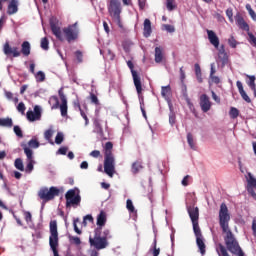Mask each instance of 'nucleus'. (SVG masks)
<instances>
[{"label":"nucleus","instance_id":"obj_50","mask_svg":"<svg viewBox=\"0 0 256 256\" xmlns=\"http://www.w3.org/2000/svg\"><path fill=\"white\" fill-rule=\"evenodd\" d=\"M175 0H166V7L168 9V11H173V9H175Z\"/></svg>","mask_w":256,"mask_h":256},{"label":"nucleus","instance_id":"obj_33","mask_svg":"<svg viewBox=\"0 0 256 256\" xmlns=\"http://www.w3.org/2000/svg\"><path fill=\"white\" fill-rule=\"evenodd\" d=\"M34 77L37 83H43V81H45V72L38 71L36 74H34Z\"/></svg>","mask_w":256,"mask_h":256},{"label":"nucleus","instance_id":"obj_9","mask_svg":"<svg viewBox=\"0 0 256 256\" xmlns=\"http://www.w3.org/2000/svg\"><path fill=\"white\" fill-rule=\"evenodd\" d=\"M187 212L193 225V231L199 228V208L195 206H188Z\"/></svg>","mask_w":256,"mask_h":256},{"label":"nucleus","instance_id":"obj_55","mask_svg":"<svg viewBox=\"0 0 256 256\" xmlns=\"http://www.w3.org/2000/svg\"><path fill=\"white\" fill-rule=\"evenodd\" d=\"M228 45H230V47H232V49H235V47H237V40H235V38L232 36L228 39Z\"/></svg>","mask_w":256,"mask_h":256},{"label":"nucleus","instance_id":"obj_24","mask_svg":"<svg viewBox=\"0 0 256 256\" xmlns=\"http://www.w3.org/2000/svg\"><path fill=\"white\" fill-rule=\"evenodd\" d=\"M94 133H97V135H100L102 137L103 135V127L101 126V120L99 118H94Z\"/></svg>","mask_w":256,"mask_h":256},{"label":"nucleus","instance_id":"obj_8","mask_svg":"<svg viewBox=\"0 0 256 256\" xmlns=\"http://www.w3.org/2000/svg\"><path fill=\"white\" fill-rule=\"evenodd\" d=\"M21 147L27 157L26 173H32L35 165V159L33 157V150L30 149L27 144H22Z\"/></svg>","mask_w":256,"mask_h":256},{"label":"nucleus","instance_id":"obj_60","mask_svg":"<svg viewBox=\"0 0 256 256\" xmlns=\"http://www.w3.org/2000/svg\"><path fill=\"white\" fill-rule=\"evenodd\" d=\"M75 55L78 63H83V53L78 50L75 52Z\"/></svg>","mask_w":256,"mask_h":256},{"label":"nucleus","instance_id":"obj_41","mask_svg":"<svg viewBox=\"0 0 256 256\" xmlns=\"http://www.w3.org/2000/svg\"><path fill=\"white\" fill-rule=\"evenodd\" d=\"M229 115L231 119H237V117H239V109L235 107H231L229 111Z\"/></svg>","mask_w":256,"mask_h":256},{"label":"nucleus","instance_id":"obj_3","mask_svg":"<svg viewBox=\"0 0 256 256\" xmlns=\"http://www.w3.org/2000/svg\"><path fill=\"white\" fill-rule=\"evenodd\" d=\"M66 207H79L81 205V194L78 188L70 189L65 194Z\"/></svg>","mask_w":256,"mask_h":256},{"label":"nucleus","instance_id":"obj_31","mask_svg":"<svg viewBox=\"0 0 256 256\" xmlns=\"http://www.w3.org/2000/svg\"><path fill=\"white\" fill-rule=\"evenodd\" d=\"M0 127H13V120L11 118H0Z\"/></svg>","mask_w":256,"mask_h":256},{"label":"nucleus","instance_id":"obj_53","mask_svg":"<svg viewBox=\"0 0 256 256\" xmlns=\"http://www.w3.org/2000/svg\"><path fill=\"white\" fill-rule=\"evenodd\" d=\"M242 99L244 101H246V103H251V98H249V95H247V92H245V90H243L242 92H239Z\"/></svg>","mask_w":256,"mask_h":256},{"label":"nucleus","instance_id":"obj_34","mask_svg":"<svg viewBox=\"0 0 256 256\" xmlns=\"http://www.w3.org/2000/svg\"><path fill=\"white\" fill-rule=\"evenodd\" d=\"M14 167H16L18 171H25V166L23 165V160L21 158L15 160Z\"/></svg>","mask_w":256,"mask_h":256},{"label":"nucleus","instance_id":"obj_61","mask_svg":"<svg viewBox=\"0 0 256 256\" xmlns=\"http://www.w3.org/2000/svg\"><path fill=\"white\" fill-rule=\"evenodd\" d=\"M159 253H161V249L157 248V240H154V251L153 256H159Z\"/></svg>","mask_w":256,"mask_h":256},{"label":"nucleus","instance_id":"obj_56","mask_svg":"<svg viewBox=\"0 0 256 256\" xmlns=\"http://www.w3.org/2000/svg\"><path fill=\"white\" fill-rule=\"evenodd\" d=\"M90 100L94 105H99V98L94 93H90Z\"/></svg>","mask_w":256,"mask_h":256},{"label":"nucleus","instance_id":"obj_13","mask_svg":"<svg viewBox=\"0 0 256 256\" xmlns=\"http://www.w3.org/2000/svg\"><path fill=\"white\" fill-rule=\"evenodd\" d=\"M26 117L30 122L41 121V106H34V111L29 110L26 113Z\"/></svg>","mask_w":256,"mask_h":256},{"label":"nucleus","instance_id":"obj_52","mask_svg":"<svg viewBox=\"0 0 256 256\" xmlns=\"http://www.w3.org/2000/svg\"><path fill=\"white\" fill-rule=\"evenodd\" d=\"M248 41L251 45H253V47H256V37L255 35H253L252 33H248Z\"/></svg>","mask_w":256,"mask_h":256},{"label":"nucleus","instance_id":"obj_22","mask_svg":"<svg viewBox=\"0 0 256 256\" xmlns=\"http://www.w3.org/2000/svg\"><path fill=\"white\" fill-rule=\"evenodd\" d=\"M24 57H29L31 55V43L29 41H24L21 45V52Z\"/></svg>","mask_w":256,"mask_h":256},{"label":"nucleus","instance_id":"obj_4","mask_svg":"<svg viewBox=\"0 0 256 256\" xmlns=\"http://www.w3.org/2000/svg\"><path fill=\"white\" fill-rule=\"evenodd\" d=\"M59 193H61V191L55 186L50 187V189L43 187L39 190L38 197H40L42 201H53L55 197H59Z\"/></svg>","mask_w":256,"mask_h":256},{"label":"nucleus","instance_id":"obj_16","mask_svg":"<svg viewBox=\"0 0 256 256\" xmlns=\"http://www.w3.org/2000/svg\"><path fill=\"white\" fill-rule=\"evenodd\" d=\"M3 51H4V54L7 56L12 55V57H21V51H19V48L11 47L9 45V42H6L4 44Z\"/></svg>","mask_w":256,"mask_h":256},{"label":"nucleus","instance_id":"obj_5","mask_svg":"<svg viewBox=\"0 0 256 256\" xmlns=\"http://www.w3.org/2000/svg\"><path fill=\"white\" fill-rule=\"evenodd\" d=\"M108 11L117 23H121V2L119 0H110V4L108 6Z\"/></svg>","mask_w":256,"mask_h":256},{"label":"nucleus","instance_id":"obj_6","mask_svg":"<svg viewBox=\"0 0 256 256\" xmlns=\"http://www.w3.org/2000/svg\"><path fill=\"white\" fill-rule=\"evenodd\" d=\"M104 172L108 177H113V175H115V158L111 153L105 155Z\"/></svg>","mask_w":256,"mask_h":256},{"label":"nucleus","instance_id":"obj_43","mask_svg":"<svg viewBox=\"0 0 256 256\" xmlns=\"http://www.w3.org/2000/svg\"><path fill=\"white\" fill-rule=\"evenodd\" d=\"M175 121H176L175 113L173 112V109L170 106L169 124L171 125V127L175 125Z\"/></svg>","mask_w":256,"mask_h":256},{"label":"nucleus","instance_id":"obj_57","mask_svg":"<svg viewBox=\"0 0 256 256\" xmlns=\"http://www.w3.org/2000/svg\"><path fill=\"white\" fill-rule=\"evenodd\" d=\"M77 223H79V218L74 219L73 227H74L75 233H77L78 235H81V230L79 229V227H77Z\"/></svg>","mask_w":256,"mask_h":256},{"label":"nucleus","instance_id":"obj_28","mask_svg":"<svg viewBox=\"0 0 256 256\" xmlns=\"http://www.w3.org/2000/svg\"><path fill=\"white\" fill-rule=\"evenodd\" d=\"M163 61V49L161 47L155 48V63H161Z\"/></svg>","mask_w":256,"mask_h":256},{"label":"nucleus","instance_id":"obj_21","mask_svg":"<svg viewBox=\"0 0 256 256\" xmlns=\"http://www.w3.org/2000/svg\"><path fill=\"white\" fill-rule=\"evenodd\" d=\"M19 11V0H11L8 4V15H15Z\"/></svg>","mask_w":256,"mask_h":256},{"label":"nucleus","instance_id":"obj_36","mask_svg":"<svg viewBox=\"0 0 256 256\" xmlns=\"http://www.w3.org/2000/svg\"><path fill=\"white\" fill-rule=\"evenodd\" d=\"M126 209L129 211V213H137V210H135V206L133 205V201L131 199L126 201Z\"/></svg>","mask_w":256,"mask_h":256},{"label":"nucleus","instance_id":"obj_38","mask_svg":"<svg viewBox=\"0 0 256 256\" xmlns=\"http://www.w3.org/2000/svg\"><path fill=\"white\" fill-rule=\"evenodd\" d=\"M131 47H133V41L125 40L123 42V49L126 53H129V51H131Z\"/></svg>","mask_w":256,"mask_h":256},{"label":"nucleus","instance_id":"obj_7","mask_svg":"<svg viewBox=\"0 0 256 256\" xmlns=\"http://www.w3.org/2000/svg\"><path fill=\"white\" fill-rule=\"evenodd\" d=\"M63 33L68 43H71V41H75V39L79 37V27L77 26V22L64 28Z\"/></svg>","mask_w":256,"mask_h":256},{"label":"nucleus","instance_id":"obj_58","mask_svg":"<svg viewBox=\"0 0 256 256\" xmlns=\"http://www.w3.org/2000/svg\"><path fill=\"white\" fill-rule=\"evenodd\" d=\"M14 133L17 137H23V131L21 130V127L14 126Z\"/></svg>","mask_w":256,"mask_h":256},{"label":"nucleus","instance_id":"obj_64","mask_svg":"<svg viewBox=\"0 0 256 256\" xmlns=\"http://www.w3.org/2000/svg\"><path fill=\"white\" fill-rule=\"evenodd\" d=\"M180 81L181 83H185V71H183V67L180 68Z\"/></svg>","mask_w":256,"mask_h":256},{"label":"nucleus","instance_id":"obj_26","mask_svg":"<svg viewBox=\"0 0 256 256\" xmlns=\"http://www.w3.org/2000/svg\"><path fill=\"white\" fill-rule=\"evenodd\" d=\"M187 143L193 151H197V145L195 144V139L193 138V134L189 132L187 134Z\"/></svg>","mask_w":256,"mask_h":256},{"label":"nucleus","instance_id":"obj_44","mask_svg":"<svg viewBox=\"0 0 256 256\" xmlns=\"http://www.w3.org/2000/svg\"><path fill=\"white\" fill-rule=\"evenodd\" d=\"M64 135L63 132H58L55 137V143L56 145H61L63 143Z\"/></svg>","mask_w":256,"mask_h":256},{"label":"nucleus","instance_id":"obj_51","mask_svg":"<svg viewBox=\"0 0 256 256\" xmlns=\"http://www.w3.org/2000/svg\"><path fill=\"white\" fill-rule=\"evenodd\" d=\"M163 27L168 33H175V26L170 24H164Z\"/></svg>","mask_w":256,"mask_h":256},{"label":"nucleus","instance_id":"obj_2","mask_svg":"<svg viewBox=\"0 0 256 256\" xmlns=\"http://www.w3.org/2000/svg\"><path fill=\"white\" fill-rule=\"evenodd\" d=\"M89 243L91 247H94L97 251H101V249H107V247H109V241L101 237V228L95 229L94 238L90 237Z\"/></svg>","mask_w":256,"mask_h":256},{"label":"nucleus","instance_id":"obj_45","mask_svg":"<svg viewBox=\"0 0 256 256\" xmlns=\"http://www.w3.org/2000/svg\"><path fill=\"white\" fill-rule=\"evenodd\" d=\"M249 77V81H248V86L250 87V89L252 91H255L256 85H255V76H248Z\"/></svg>","mask_w":256,"mask_h":256},{"label":"nucleus","instance_id":"obj_47","mask_svg":"<svg viewBox=\"0 0 256 256\" xmlns=\"http://www.w3.org/2000/svg\"><path fill=\"white\" fill-rule=\"evenodd\" d=\"M102 239H106V241H109L111 239V231L109 229H105L101 234Z\"/></svg>","mask_w":256,"mask_h":256},{"label":"nucleus","instance_id":"obj_19","mask_svg":"<svg viewBox=\"0 0 256 256\" xmlns=\"http://www.w3.org/2000/svg\"><path fill=\"white\" fill-rule=\"evenodd\" d=\"M218 49V59L219 61L222 63V65H227L228 61H229V57L227 56V53L225 52V46L222 45L220 48Z\"/></svg>","mask_w":256,"mask_h":256},{"label":"nucleus","instance_id":"obj_37","mask_svg":"<svg viewBox=\"0 0 256 256\" xmlns=\"http://www.w3.org/2000/svg\"><path fill=\"white\" fill-rule=\"evenodd\" d=\"M51 137H53V129L50 128L44 132V139H46V141H49L51 145H54L53 141H51Z\"/></svg>","mask_w":256,"mask_h":256},{"label":"nucleus","instance_id":"obj_29","mask_svg":"<svg viewBox=\"0 0 256 256\" xmlns=\"http://www.w3.org/2000/svg\"><path fill=\"white\" fill-rule=\"evenodd\" d=\"M40 143L39 140L37 138H32L27 144L26 146L28 147V149H39L40 147Z\"/></svg>","mask_w":256,"mask_h":256},{"label":"nucleus","instance_id":"obj_48","mask_svg":"<svg viewBox=\"0 0 256 256\" xmlns=\"http://www.w3.org/2000/svg\"><path fill=\"white\" fill-rule=\"evenodd\" d=\"M24 218H25L26 223H28V225H29L30 223H33V219H32L31 212L25 211V212H24Z\"/></svg>","mask_w":256,"mask_h":256},{"label":"nucleus","instance_id":"obj_49","mask_svg":"<svg viewBox=\"0 0 256 256\" xmlns=\"http://www.w3.org/2000/svg\"><path fill=\"white\" fill-rule=\"evenodd\" d=\"M67 151H69V148L67 146H62L58 149L56 155H67Z\"/></svg>","mask_w":256,"mask_h":256},{"label":"nucleus","instance_id":"obj_54","mask_svg":"<svg viewBox=\"0 0 256 256\" xmlns=\"http://www.w3.org/2000/svg\"><path fill=\"white\" fill-rule=\"evenodd\" d=\"M71 243H74V245H79L81 243V238L77 236H70L69 237Z\"/></svg>","mask_w":256,"mask_h":256},{"label":"nucleus","instance_id":"obj_20","mask_svg":"<svg viewBox=\"0 0 256 256\" xmlns=\"http://www.w3.org/2000/svg\"><path fill=\"white\" fill-rule=\"evenodd\" d=\"M207 35L211 45H213L215 49H219V37H217V34H215L213 30H207Z\"/></svg>","mask_w":256,"mask_h":256},{"label":"nucleus","instance_id":"obj_1","mask_svg":"<svg viewBox=\"0 0 256 256\" xmlns=\"http://www.w3.org/2000/svg\"><path fill=\"white\" fill-rule=\"evenodd\" d=\"M219 225L224 233V243L226 249L232 253V255L245 256V252L241 249L239 241L235 238V235L229 228V221H231V214H229V208L227 204L222 203L219 210Z\"/></svg>","mask_w":256,"mask_h":256},{"label":"nucleus","instance_id":"obj_42","mask_svg":"<svg viewBox=\"0 0 256 256\" xmlns=\"http://www.w3.org/2000/svg\"><path fill=\"white\" fill-rule=\"evenodd\" d=\"M246 10L248 11L251 19H253V21H256V13H255V10L253 8H251V5L250 4H247L246 5Z\"/></svg>","mask_w":256,"mask_h":256},{"label":"nucleus","instance_id":"obj_30","mask_svg":"<svg viewBox=\"0 0 256 256\" xmlns=\"http://www.w3.org/2000/svg\"><path fill=\"white\" fill-rule=\"evenodd\" d=\"M49 105H51V109H59V98L57 96L50 97L48 101Z\"/></svg>","mask_w":256,"mask_h":256},{"label":"nucleus","instance_id":"obj_40","mask_svg":"<svg viewBox=\"0 0 256 256\" xmlns=\"http://www.w3.org/2000/svg\"><path fill=\"white\" fill-rule=\"evenodd\" d=\"M141 169H143V166L141 165V163L139 162H134L132 164V173L137 174L139 171H141Z\"/></svg>","mask_w":256,"mask_h":256},{"label":"nucleus","instance_id":"obj_59","mask_svg":"<svg viewBox=\"0 0 256 256\" xmlns=\"http://www.w3.org/2000/svg\"><path fill=\"white\" fill-rule=\"evenodd\" d=\"M226 16L228 17L229 22H230V23H233V9L228 8V9L226 10Z\"/></svg>","mask_w":256,"mask_h":256},{"label":"nucleus","instance_id":"obj_10","mask_svg":"<svg viewBox=\"0 0 256 256\" xmlns=\"http://www.w3.org/2000/svg\"><path fill=\"white\" fill-rule=\"evenodd\" d=\"M127 66L129 67V69L132 73V77H133V81H134V85H135L137 94L140 95L141 91H143V88L141 86V77H139V74H137V71L134 70L133 62L131 60L127 61Z\"/></svg>","mask_w":256,"mask_h":256},{"label":"nucleus","instance_id":"obj_63","mask_svg":"<svg viewBox=\"0 0 256 256\" xmlns=\"http://www.w3.org/2000/svg\"><path fill=\"white\" fill-rule=\"evenodd\" d=\"M101 155V152L99 150H93L90 153V157H94L95 159H97V157H99Z\"/></svg>","mask_w":256,"mask_h":256},{"label":"nucleus","instance_id":"obj_15","mask_svg":"<svg viewBox=\"0 0 256 256\" xmlns=\"http://www.w3.org/2000/svg\"><path fill=\"white\" fill-rule=\"evenodd\" d=\"M60 100H61V105H59L60 109V113L62 117H67V111H68V107H67V96H65V94L63 93V90L60 89L58 91Z\"/></svg>","mask_w":256,"mask_h":256},{"label":"nucleus","instance_id":"obj_25","mask_svg":"<svg viewBox=\"0 0 256 256\" xmlns=\"http://www.w3.org/2000/svg\"><path fill=\"white\" fill-rule=\"evenodd\" d=\"M144 37H151V33L153 32L151 29V20L145 19L144 20V30H143Z\"/></svg>","mask_w":256,"mask_h":256},{"label":"nucleus","instance_id":"obj_12","mask_svg":"<svg viewBox=\"0 0 256 256\" xmlns=\"http://www.w3.org/2000/svg\"><path fill=\"white\" fill-rule=\"evenodd\" d=\"M246 189H247L249 195H251V197H253V199H255V201H256V193L254 190V189H256V178L253 177V174H251V172L248 173Z\"/></svg>","mask_w":256,"mask_h":256},{"label":"nucleus","instance_id":"obj_39","mask_svg":"<svg viewBox=\"0 0 256 256\" xmlns=\"http://www.w3.org/2000/svg\"><path fill=\"white\" fill-rule=\"evenodd\" d=\"M40 47L44 51H49V39H47V37L41 39Z\"/></svg>","mask_w":256,"mask_h":256},{"label":"nucleus","instance_id":"obj_35","mask_svg":"<svg viewBox=\"0 0 256 256\" xmlns=\"http://www.w3.org/2000/svg\"><path fill=\"white\" fill-rule=\"evenodd\" d=\"M170 93H171L170 85L161 87V95H162V97H164V99H167L168 94H170Z\"/></svg>","mask_w":256,"mask_h":256},{"label":"nucleus","instance_id":"obj_18","mask_svg":"<svg viewBox=\"0 0 256 256\" xmlns=\"http://www.w3.org/2000/svg\"><path fill=\"white\" fill-rule=\"evenodd\" d=\"M235 21L236 25L242 29L243 31H249V24L245 22V19H243V16L240 13H237L235 15Z\"/></svg>","mask_w":256,"mask_h":256},{"label":"nucleus","instance_id":"obj_11","mask_svg":"<svg viewBox=\"0 0 256 256\" xmlns=\"http://www.w3.org/2000/svg\"><path fill=\"white\" fill-rule=\"evenodd\" d=\"M50 27L53 35H55L59 41H63L65 39L63 32H61V27H59V21H57V18H50Z\"/></svg>","mask_w":256,"mask_h":256},{"label":"nucleus","instance_id":"obj_62","mask_svg":"<svg viewBox=\"0 0 256 256\" xmlns=\"http://www.w3.org/2000/svg\"><path fill=\"white\" fill-rule=\"evenodd\" d=\"M25 109H26L25 103L20 102L17 106V111H19V113H25Z\"/></svg>","mask_w":256,"mask_h":256},{"label":"nucleus","instance_id":"obj_32","mask_svg":"<svg viewBox=\"0 0 256 256\" xmlns=\"http://www.w3.org/2000/svg\"><path fill=\"white\" fill-rule=\"evenodd\" d=\"M181 93L184 99L187 101L188 105H191V100L189 99V94L187 93V85L185 83H182Z\"/></svg>","mask_w":256,"mask_h":256},{"label":"nucleus","instance_id":"obj_17","mask_svg":"<svg viewBox=\"0 0 256 256\" xmlns=\"http://www.w3.org/2000/svg\"><path fill=\"white\" fill-rule=\"evenodd\" d=\"M200 107L203 113H207V111H210L211 109V101L209 100V96L206 94H202L200 96Z\"/></svg>","mask_w":256,"mask_h":256},{"label":"nucleus","instance_id":"obj_27","mask_svg":"<svg viewBox=\"0 0 256 256\" xmlns=\"http://www.w3.org/2000/svg\"><path fill=\"white\" fill-rule=\"evenodd\" d=\"M216 252L218 253V256H231L229 255L228 250L223 244H218L216 247Z\"/></svg>","mask_w":256,"mask_h":256},{"label":"nucleus","instance_id":"obj_46","mask_svg":"<svg viewBox=\"0 0 256 256\" xmlns=\"http://www.w3.org/2000/svg\"><path fill=\"white\" fill-rule=\"evenodd\" d=\"M139 101H140V109L142 112V115L145 119H147V113L145 112V108H143V97H141V94H138Z\"/></svg>","mask_w":256,"mask_h":256},{"label":"nucleus","instance_id":"obj_14","mask_svg":"<svg viewBox=\"0 0 256 256\" xmlns=\"http://www.w3.org/2000/svg\"><path fill=\"white\" fill-rule=\"evenodd\" d=\"M196 237V245L201 253V255H205V242L203 241V234H201V228L193 230Z\"/></svg>","mask_w":256,"mask_h":256},{"label":"nucleus","instance_id":"obj_23","mask_svg":"<svg viewBox=\"0 0 256 256\" xmlns=\"http://www.w3.org/2000/svg\"><path fill=\"white\" fill-rule=\"evenodd\" d=\"M105 223H107V216L105 215V212H100V214L97 216V229H102V227H105Z\"/></svg>","mask_w":256,"mask_h":256}]
</instances>
